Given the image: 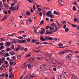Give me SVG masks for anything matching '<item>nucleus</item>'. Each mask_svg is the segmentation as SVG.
<instances>
[{"mask_svg": "<svg viewBox=\"0 0 79 79\" xmlns=\"http://www.w3.org/2000/svg\"><path fill=\"white\" fill-rule=\"evenodd\" d=\"M46 55H47L48 56L45 57V60L47 61L48 63H52L54 64H58V62L56 60L54 59H50V57L52 56V54L48 53H46Z\"/></svg>", "mask_w": 79, "mask_h": 79, "instance_id": "nucleus-1", "label": "nucleus"}, {"mask_svg": "<svg viewBox=\"0 0 79 79\" xmlns=\"http://www.w3.org/2000/svg\"><path fill=\"white\" fill-rule=\"evenodd\" d=\"M40 68V69H43L44 68L46 69H50V66L48 65H46L43 66H42V65H41Z\"/></svg>", "mask_w": 79, "mask_h": 79, "instance_id": "nucleus-2", "label": "nucleus"}, {"mask_svg": "<svg viewBox=\"0 0 79 79\" xmlns=\"http://www.w3.org/2000/svg\"><path fill=\"white\" fill-rule=\"evenodd\" d=\"M50 14H52V11H48L47 13V15L48 16H49L51 18H54V16L52 14L50 15Z\"/></svg>", "mask_w": 79, "mask_h": 79, "instance_id": "nucleus-3", "label": "nucleus"}, {"mask_svg": "<svg viewBox=\"0 0 79 79\" xmlns=\"http://www.w3.org/2000/svg\"><path fill=\"white\" fill-rule=\"evenodd\" d=\"M59 3L60 5V6H63V5L64 4V1L61 0H59Z\"/></svg>", "mask_w": 79, "mask_h": 79, "instance_id": "nucleus-4", "label": "nucleus"}, {"mask_svg": "<svg viewBox=\"0 0 79 79\" xmlns=\"http://www.w3.org/2000/svg\"><path fill=\"white\" fill-rule=\"evenodd\" d=\"M72 57V55L71 54H69L66 57V58L68 59L69 60H71V57Z\"/></svg>", "mask_w": 79, "mask_h": 79, "instance_id": "nucleus-5", "label": "nucleus"}, {"mask_svg": "<svg viewBox=\"0 0 79 79\" xmlns=\"http://www.w3.org/2000/svg\"><path fill=\"white\" fill-rule=\"evenodd\" d=\"M14 76H15V74L13 73H10L9 78L10 79H13L14 77Z\"/></svg>", "mask_w": 79, "mask_h": 79, "instance_id": "nucleus-6", "label": "nucleus"}, {"mask_svg": "<svg viewBox=\"0 0 79 79\" xmlns=\"http://www.w3.org/2000/svg\"><path fill=\"white\" fill-rule=\"evenodd\" d=\"M58 65L60 66H63V62L62 61L58 63Z\"/></svg>", "mask_w": 79, "mask_h": 79, "instance_id": "nucleus-7", "label": "nucleus"}, {"mask_svg": "<svg viewBox=\"0 0 79 79\" xmlns=\"http://www.w3.org/2000/svg\"><path fill=\"white\" fill-rule=\"evenodd\" d=\"M10 10L12 11H15V8L13 6H11L10 8Z\"/></svg>", "mask_w": 79, "mask_h": 79, "instance_id": "nucleus-8", "label": "nucleus"}, {"mask_svg": "<svg viewBox=\"0 0 79 79\" xmlns=\"http://www.w3.org/2000/svg\"><path fill=\"white\" fill-rule=\"evenodd\" d=\"M16 35V33H12L10 35H7V37H11V36H13V35Z\"/></svg>", "mask_w": 79, "mask_h": 79, "instance_id": "nucleus-9", "label": "nucleus"}, {"mask_svg": "<svg viewBox=\"0 0 79 79\" xmlns=\"http://www.w3.org/2000/svg\"><path fill=\"white\" fill-rule=\"evenodd\" d=\"M8 17V15H5L4 17L2 18V21H4V20H5Z\"/></svg>", "mask_w": 79, "mask_h": 79, "instance_id": "nucleus-10", "label": "nucleus"}, {"mask_svg": "<svg viewBox=\"0 0 79 79\" xmlns=\"http://www.w3.org/2000/svg\"><path fill=\"white\" fill-rule=\"evenodd\" d=\"M9 53L11 56H13V55H15V52H10Z\"/></svg>", "mask_w": 79, "mask_h": 79, "instance_id": "nucleus-11", "label": "nucleus"}, {"mask_svg": "<svg viewBox=\"0 0 79 79\" xmlns=\"http://www.w3.org/2000/svg\"><path fill=\"white\" fill-rule=\"evenodd\" d=\"M70 50H65L64 52L63 51V52L64 53H64H67V52H70Z\"/></svg>", "mask_w": 79, "mask_h": 79, "instance_id": "nucleus-12", "label": "nucleus"}, {"mask_svg": "<svg viewBox=\"0 0 79 79\" xmlns=\"http://www.w3.org/2000/svg\"><path fill=\"white\" fill-rule=\"evenodd\" d=\"M56 23L57 24V25L58 26H59V27H61L62 26V24L59 23L58 21H56Z\"/></svg>", "mask_w": 79, "mask_h": 79, "instance_id": "nucleus-13", "label": "nucleus"}, {"mask_svg": "<svg viewBox=\"0 0 79 79\" xmlns=\"http://www.w3.org/2000/svg\"><path fill=\"white\" fill-rule=\"evenodd\" d=\"M40 40H42L43 42H44V41H45V38H44V37H41Z\"/></svg>", "mask_w": 79, "mask_h": 79, "instance_id": "nucleus-14", "label": "nucleus"}, {"mask_svg": "<svg viewBox=\"0 0 79 79\" xmlns=\"http://www.w3.org/2000/svg\"><path fill=\"white\" fill-rule=\"evenodd\" d=\"M51 26L53 27H56V24H55L54 23H52L51 24Z\"/></svg>", "mask_w": 79, "mask_h": 79, "instance_id": "nucleus-15", "label": "nucleus"}, {"mask_svg": "<svg viewBox=\"0 0 79 79\" xmlns=\"http://www.w3.org/2000/svg\"><path fill=\"white\" fill-rule=\"evenodd\" d=\"M35 76H36V75H31L30 76V78H31V79L32 78V77H35Z\"/></svg>", "mask_w": 79, "mask_h": 79, "instance_id": "nucleus-16", "label": "nucleus"}, {"mask_svg": "<svg viewBox=\"0 0 79 79\" xmlns=\"http://www.w3.org/2000/svg\"><path fill=\"white\" fill-rule=\"evenodd\" d=\"M69 24H71L72 27H77V25H74V24H72L70 23H69Z\"/></svg>", "mask_w": 79, "mask_h": 79, "instance_id": "nucleus-17", "label": "nucleus"}, {"mask_svg": "<svg viewBox=\"0 0 79 79\" xmlns=\"http://www.w3.org/2000/svg\"><path fill=\"white\" fill-rule=\"evenodd\" d=\"M59 29V27H57L55 28L54 30L56 32H57V31H58V30Z\"/></svg>", "mask_w": 79, "mask_h": 79, "instance_id": "nucleus-18", "label": "nucleus"}, {"mask_svg": "<svg viewBox=\"0 0 79 79\" xmlns=\"http://www.w3.org/2000/svg\"><path fill=\"white\" fill-rule=\"evenodd\" d=\"M21 55H19L17 56V58L18 59V60H21Z\"/></svg>", "mask_w": 79, "mask_h": 79, "instance_id": "nucleus-19", "label": "nucleus"}, {"mask_svg": "<svg viewBox=\"0 0 79 79\" xmlns=\"http://www.w3.org/2000/svg\"><path fill=\"white\" fill-rule=\"evenodd\" d=\"M5 53V50H2L0 52V54L2 55L3 54V53Z\"/></svg>", "mask_w": 79, "mask_h": 79, "instance_id": "nucleus-20", "label": "nucleus"}, {"mask_svg": "<svg viewBox=\"0 0 79 79\" xmlns=\"http://www.w3.org/2000/svg\"><path fill=\"white\" fill-rule=\"evenodd\" d=\"M5 76V73H2V75L1 74H0V77L1 78H2V77H4V76Z\"/></svg>", "mask_w": 79, "mask_h": 79, "instance_id": "nucleus-21", "label": "nucleus"}, {"mask_svg": "<svg viewBox=\"0 0 79 79\" xmlns=\"http://www.w3.org/2000/svg\"><path fill=\"white\" fill-rule=\"evenodd\" d=\"M27 1L29 3H33V2H34V0H28Z\"/></svg>", "mask_w": 79, "mask_h": 79, "instance_id": "nucleus-22", "label": "nucleus"}, {"mask_svg": "<svg viewBox=\"0 0 79 79\" xmlns=\"http://www.w3.org/2000/svg\"><path fill=\"white\" fill-rule=\"evenodd\" d=\"M69 31V28H66L65 29V31L67 32Z\"/></svg>", "mask_w": 79, "mask_h": 79, "instance_id": "nucleus-23", "label": "nucleus"}, {"mask_svg": "<svg viewBox=\"0 0 79 79\" xmlns=\"http://www.w3.org/2000/svg\"><path fill=\"white\" fill-rule=\"evenodd\" d=\"M49 29H50V30H51V31H52L53 30H54V28L52 27H50L49 28Z\"/></svg>", "mask_w": 79, "mask_h": 79, "instance_id": "nucleus-24", "label": "nucleus"}, {"mask_svg": "<svg viewBox=\"0 0 79 79\" xmlns=\"http://www.w3.org/2000/svg\"><path fill=\"white\" fill-rule=\"evenodd\" d=\"M53 40V38L52 37H49V40Z\"/></svg>", "mask_w": 79, "mask_h": 79, "instance_id": "nucleus-25", "label": "nucleus"}, {"mask_svg": "<svg viewBox=\"0 0 79 79\" xmlns=\"http://www.w3.org/2000/svg\"><path fill=\"white\" fill-rule=\"evenodd\" d=\"M19 8V6H17L15 7V10H18Z\"/></svg>", "mask_w": 79, "mask_h": 79, "instance_id": "nucleus-26", "label": "nucleus"}, {"mask_svg": "<svg viewBox=\"0 0 79 79\" xmlns=\"http://www.w3.org/2000/svg\"><path fill=\"white\" fill-rule=\"evenodd\" d=\"M72 77H73V79H78L76 77V76H74V75H73Z\"/></svg>", "mask_w": 79, "mask_h": 79, "instance_id": "nucleus-27", "label": "nucleus"}, {"mask_svg": "<svg viewBox=\"0 0 79 79\" xmlns=\"http://www.w3.org/2000/svg\"><path fill=\"white\" fill-rule=\"evenodd\" d=\"M73 10H74V11H76V6H73Z\"/></svg>", "mask_w": 79, "mask_h": 79, "instance_id": "nucleus-28", "label": "nucleus"}, {"mask_svg": "<svg viewBox=\"0 0 79 79\" xmlns=\"http://www.w3.org/2000/svg\"><path fill=\"white\" fill-rule=\"evenodd\" d=\"M10 43L9 42H7V43H6V46H7V45H10Z\"/></svg>", "mask_w": 79, "mask_h": 79, "instance_id": "nucleus-29", "label": "nucleus"}, {"mask_svg": "<svg viewBox=\"0 0 79 79\" xmlns=\"http://www.w3.org/2000/svg\"><path fill=\"white\" fill-rule=\"evenodd\" d=\"M30 56H31V55L29 54H27L26 56V57H27H27H30Z\"/></svg>", "mask_w": 79, "mask_h": 79, "instance_id": "nucleus-30", "label": "nucleus"}, {"mask_svg": "<svg viewBox=\"0 0 79 79\" xmlns=\"http://www.w3.org/2000/svg\"><path fill=\"white\" fill-rule=\"evenodd\" d=\"M6 55L7 56H10L9 53L8 52L6 53Z\"/></svg>", "mask_w": 79, "mask_h": 79, "instance_id": "nucleus-31", "label": "nucleus"}, {"mask_svg": "<svg viewBox=\"0 0 79 79\" xmlns=\"http://www.w3.org/2000/svg\"><path fill=\"white\" fill-rule=\"evenodd\" d=\"M49 38H50V37L48 36H46V40H49Z\"/></svg>", "mask_w": 79, "mask_h": 79, "instance_id": "nucleus-32", "label": "nucleus"}, {"mask_svg": "<svg viewBox=\"0 0 79 79\" xmlns=\"http://www.w3.org/2000/svg\"><path fill=\"white\" fill-rule=\"evenodd\" d=\"M59 55H61V54H64V52H63V51H61L59 53Z\"/></svg>", "mask_w": 79, "mask_h": 79, "instance_id": "nucleus-33", "label": "nucleus"}, {"mask_svg": "<svg viewBox=\"0 0 79 79\" xmlns=\"http://www.w3.org/2000/svg\"><path fill=\"white\" fill-rule=\"evenodd\" d=\"M31 15V13L30 12H27V14H26L25 15L26 16H27V15Z\"/></svg>", "mask_w": 79, "mask_h": 79, "instance_id": "nucleus-34", "label": "nucleus"}, {"mask_svg": "<svg viewBox=\"0 0 79 79\" xmlns=\"http://www.w3.org/2000/svg\"><path fill=\"white\" fill-rule=\"evenodd\" d=\"M22 43H24L26 42V40H22Z\"/></svg>", "mask_w": 79, "mask_h": 79, "instance_id": "nucleus-35", "label": "nucleus"}, {"mask_svg": "<svg viewBox=\"0 0 79 79\" xmlns=\"http://www.w3.org/2000/svg\"><path fill=\"white\" fill-rule=\"evenodd\" d=\"M0 48L1 49H3V48H5V47L3 46H1V47H0Z\"/></svg>", "mask_w": 79, "mask_h": 79, "instance_id": "nucleus-36", "label": "nucleus"}, {"mask_svg": "<svg viewBox=\"0 0 79 79\" xmlns=\"http://www.w3.org/2000/svg\"><path fill=\"white\" fill-rule=\"evenodd\" d=\"M0 7L1 8V9H2V10H3L4 8H3V6L2 5H0Z\"/></svg>", "mask_w": 79, "mask_h": 79, "instance_id": "nucleus-37", "label": "nucleus"}, {"mask_svg": "<svg viewBox=\"0 0 79 79\" xmlns=\"http://www.w3.org/2000/svg\"><path fill=\"white\" fill-rule=\"evenodd\" d=\"M27 66L28 68L30 69L31 68V65L30 64H28Z\"/></svg>", "mask_w": 79, "mask_h": 79, "instance_id": "nucleus-38", "label": "nucleus"}, {"mask_svg": "<svg viewBox=\"0 0 79 79\" xmlns=\"http://www.w3.org/2000/svg\"><path fill=\"white\" fill-rule=\"evenodd\" d=\"M14 18H13L11 20L10 22L11 23H12V22H13V21H14Z\"/></svg>", "mask_w": 79, "mask_h": 79, "instance_id": "nucleus-39", "label": "nucleus"}, {"mask_svg": "<svg viewBox=\"0 0 79 79\" xmlns=\"http://www.w3.org/2000/svg\"><path fill=\"white\" fill-rule=\"evenodd\" d=\"M40 34H44L45 33V32L43 31H40Z\"/></svg>", "mask_w": 79, "mask_h": 79, "instance_id": "nucleus-40", "label": "nucleus"}, {"mask_svg": "<svg viewBox=\"0 0 79 79\" xmlns=\"http://www.w3.org/2000/svg\"><path fill=\"white\" fill-rule=\"evenodd\" d=\"M63 28L64 29H65V28H66V24H64V25Z\"/></svg>", "mask_w": 79, "mask_h": 79, "instance_id": "nucleus-41", "label": "nucleus"}, {"mask_svg": "<svg viewBox=\"0 0 79 79\" xmlns=\"http://www.w3.org/2000/svg\"><path fill=\"white\" fill-rule=\"evenodd\" d=\"M17 40H14L13 41L12 44H15V43H16L17 42Z\"/></svg>", "mask_w": 79, "mask_h": 79, "instance_id": "nucleus-42", "label": "nucleus"}, {"mask_svg": "<svg viewBox=\"0 0 79 79\" xmlns=\"http://www.w3.org/2000/svg\"><path fill=\"white\" fill-rule=\"evenodd\" d=\"M36 41V40H33L31 41L33 43H34V42H35Z\"/></svg>", "mask_w": 79, "mask_h": 79, "instance_id": "nucleus-43", "label": "nucleus"}, {"mask_svg": "<svg viewBox=\"0 0 79 79\" xmlns=\"http://www.w3.org/2000/svg\"><path fill=\"white\" fill-rule=\"evenodd\" d=\"M13 60H16V57H15V56H13Z\"/></svg>", "mask_w": 79, "mask_h": 79, "instance_id": "nucleus-44", "label": "nucleus"}, {"mask_svg": "<svg viewBox=\"0 0 79 79\" xmlns=\"http://www.w3.org/2000/svg\"><path fill=\"white\" fill-rule=\"evenodd\" d=\"M44 23V21L43 20H42L40 22V24H43Z\"/></svg>", "mask_w": 79, "mask_h": 79, "instance_id": "nucleus-45", "label": "nucleus"}, {"mask_svg": "<svg viewBox=\"0 0 79 79\" xmlns=\"http://www.w3.org/2000/svg\"><path fill=\"white\" fill-rule=\"evenodd\" d=\"M12 71V69H11V68H10L9 71V73H11V72Z\"/></svg>", "mask_w": 79, "mask_h": 79, "instance_id": "nucleus-46", "label": "nucleus"}, {"mask_svg": "<svg viewBox=\"0 0 79 79\" xmlns=\"http://www.w3.org/2000/svg\"><path fill=\"white\" fill-rule=\"evenodd\" d=\"M18 43L19 44H21V43H22V40H19L18 41Z\"/></svg>", "mask_w": 79, "mask_h": 79, "instance_id": "nucleus-47", "label": "nucleus"}, {"mask_svg": "<svg viewBox=\"0 0 79 79\" xmlns=\"http://www.w3.org/2000/svg\"><path fill=\"white\" fill-rule=\"evenodd\" d=\"M20 50V48H17L16 49V50L17 51H19Z\"/></svg>", "mask_w": 79, "mask_h": 79, "instance_id": "nucleus-48", "label": "nucleus"}, {"mask_svg": "<svg viewBox=\"0 0 79 79\" xmlns=\"http://www.w3.org/2000/svg\"><path fill=\"white\" fill-rule=\"evenodd\" d=\"M33 8L34 10H35V5H34L33 6Z\"/></svg>", "mask_w": 79, "mask_h": 79, "instance_id": "nucleus-49", "label": "nucleus"}, {"mask_svg": "<svg viewBox=\"0 0 79 79\" xmlns=\"http://www.w3.org/2000/svg\"><path fill=\"white\" fill-rule=\"evenodd\" d=\"M43 44H44V45H47L48 44L47 42H43L42 43Z\"/></svg>", "mask_w": 79, "mask_h": 79, "instance_id": "nucleus-50", "label": "nucleus"}, {"mask_svg": "<svg viewBox=\"0 0 79 79\" xmlns=\"http://www.w3.org/2000/svg\"><path fill=\"white\" fill-rule=\"evenodd\" d=\"M29 22V20H27L26 21V23L27 25H29V23H28Z\"/></svg>", "mask_w": 79, "mask_h": 79, "instance_id": "nucleus-51", "label": "nucleus"}, {"mask_svg": "<svg viewBox=\"0 0 79 79\" xmlns=\"http://www.w3.org/2000/svg\"><path fill=\"white\" fill-rule=\"evenodd\" d=\"M27 78H28V76H27L23 79H27Z\"/></svg>", "mask_w": 79, "mask_h": 79, "instance_id": "nucleus-52", "label": "nucleus"}, {"mask_svg": "<svg viewBox=\"0 0 79 79\" xmlns=\"http://www.w3.org/2000/svg\"><path fill=\"white\" fill-rule=\"evenodd\" d=\"M16 64V62H12V65L14 66Z\"/></svg>", "mask_w": 79, "mask_h": 79, "instance_id": "nucleus-53", "label": "nucleus"}, {"mask_svg": "<svg viewBox=\"0 0 79 79\" xmlns=\"http://www.w3.org/2000/svg\"><path fill=\"white\" fill-rule=\"evenodd\" d=\"M37 59L39 60H42V57H37Z\"/></svg>", "mask_w": 79, "mask_h": 79, "instance_id": "nucleus-54", "label": "nucleus"}, {"mask_svg": "<svg viewBox=\"0 0 79 79\" xmlns=\"http://www.w3.org/2000/svg\"><path fill=\"white\" fill-rule=\"evenodd\" d=\"M59 46L60 47H61V46H63V44L60 43L59 44Z\"/></svg>", "mask_w": 79, "mask_h": 79, "instance_id": "nucleus-55", "label": "nucleus"}, {"mask_svg": "<svg viewBox=\"0 0 79 79\" xmlns=\"http://www.w3.org/2000/svg\"><path fill=\"white\" fill-rule=\"evenodd\" d=\"M48 28H49V26L48 25L45 28L46 29H48Z\"/></svg>", "mask_w": 79, "mask_h": 79, "instance_id": "nucleus-56", "label": "nucleus"}, {"mask_svg": "<svg viewBox=\"0 0 79 79\" xmlns=\"http://www.w3.org/2000/svg\"><path fill=\"white\" fill-rule=\"evenodd\" d=\"M54 40H55V41H56L57 40H58V38L56 37L54 38Z\"/></svg>", "mask_w": 79, "mask_h": 79, "instance_id": "nucleus-57", "label": "nucleus"}, {"mask_svg": "<svg viewBox=\"0 0 79 79\" xmlns=\"http://www.w3.org/2000/svg\"><path fill=\"white\" fill-rule=\"evenodd\" d=\"M60 77L61 78V79H65V78H64V77H63V76L61 77V76H60Z\"/></svg>", "mask_w": 79, "mask_h": 79, "instance_id": "nucleus-58", "label": "nucleus"}, {"mask_svg": "<svg viewBox=\"0 0 79 79\" xmlns=\"http://www.w3.org/2000/svg\"><path fill=\"white\" fill-rule=\"evenodd\" d=\"M15 5V3H12L10 5L11 6H14Z\"/></svg>", "mask_w": 79, "mask_h": 79, "instance_id": "nucleus-59", "label": "nucleus"}, {"mask_svg": "<svg viewBox=\"0 0 79 79\" xmlns=\"http://www.w3.org/2000/svg\"><path fill=\"white\" fill-rule=\"evenodd\" d=\"M8 5H7V4H5L4 5V6L5 7H6V8H7V6H8Z\"/></svg>", "mask_w": 79, "mask_h": 79, "instance_id": "nucleus-60", "label": "nucleus"}, {"mask_svg": "<svg viewBox=\"0 0 79 79\" xmlns=\"http://www.w3.org/2000/svg\"><path fill=\"white\" fill-rule=\"evenodd\" d=\"M19 39H23V38L21 36H20L19 37Z\"/></svg>", "mask_w": 79, "mask_h": 79, "instance_id": "nucleus-61", "label": "nucleus"}, {"mask_svg": "<svg viewBox=\"0 0 79 79\" xmlns=\"http://www.w3.org/2000/svg\"><path fill=\"white\" fill-rule=\"evenodd\" d=\"M10 48H7L6 51H7V52H9L10 51Z\"/></svg>", "mask_w": 79, "mask_h": 79, "instance_id": "nucleus-62", "label": "nucleus"}, {"mask_svg": "<svg viewBox=\"0 0 79 79\" xmlns=\"http://www.w3.org/2000/svg\"><path fill=\"white\" fill-rule=\"evenodd\" d=\"M0 41H1V42L3 41V39L2 38H0Z\"/></svg>", "mask_w": 79, "mask_h": 79, "instance_id": "nucleus-63", "label": "nucleus"}, {"mask_svg": "<svg viewBox=\"0 0 79 79\" xmlns=\"http://www.w3.org/2000/svg\"><path fill=\"white\" fill-rule=\"evenodd\" d=\"M7 8L8 9H9V10H10V6H8V5L7 6Z\"/></svg>", "mask_w": 79, "mask_h": 79, "instance_id": "nucleus-64", "label": "nucleus"}]
</instances>
